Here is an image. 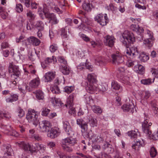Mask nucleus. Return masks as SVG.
I'll return each mask as SVG.
<instances>
[{
    "instance_id": "nucleus-58",
    "label": "nucleus",
    "mask_w": 158,
    "mask_h": 158,
    "mask_svg": "<svg viewBox=\"0 0 158 158\" xmlns=\"http://www.w3.org/2000/svg\"><path fill=\"white\" fill-rule=\"evenodd\" d=\"M151 72L152 74H153L155 77H158V69H156L152 68Z\"/></svg>"
},
{
    "instance_id": "nucleus-63",
    "label": "nucleus",
    "mask_w": 158,
    "mask_h": 158,
    "mask_svg": "<svg viewBox=\"0 0 158 158\" xmlns=\"http://www.w3.org/2000/svg\"><path fill=\"white\" fill-rule=\"evenodd\" d=\"M81 38L84 41L87 42L89 41V38L86 35L82 34L81 36Z\"/></svg>"
},
{
    "instance_id": "nucleus-42",
    "label": "nucleus",
    "mask_w": 158,
    "mask_h": 158,
    "mask_svg": "<svg viewBox=\"0 0 158 158\" xmlns=\"http://www.w3.org/2000/svg\"><path fill=\"white\" fill-rule=\"evenodd\" d=\"M19 117L21 118L23 117L25 114L24 111L21 107H19L16 112Z\"/></svg>"
},
{
    "instance_id": "nucleus-3",
    "label": "nucleus",
    "mask_w": 158,
    "mask_h": 158,
    "mask_svg": "<svg viewBox=\"0 0 158 158\" xmlns=\"http://www.w3.org/2000/svg\"><path fill=\"white\" fill-rule=\"evenodd\" d=\"M19 146L22 148L24 150L27 152H30V153H33L36 151V150H40L43 147L42 145L35 144V145H31L29 143H26L24 142H21L18 143Z\"/></svg>"
},
{
    "instance_id": "nucleus-57",
    "label": "nucleus",
    "mask_w": 158,
    "mask_h": 158,
    "mask_svg": "<svg viewBox=\"0 0 158 158\" xmlns=\"http://www.w3.org/2000/svg\"><path fill=\"white\" fill-rule=\"evenodd\" d=\"M61 35L62 37L64 39H68V35L66 32H65L64 29L62 28L61 29Z\"/></svg>"
},
{
    "instance_id": "nucleus-22",
    "label": "nucleus",
    "mask_w": 158,
    "mask_h": 158,
    "mask_svg": "<svg viewBox=\"0 0 158 158\" xmlns=\"http://www.w3.org/2000/svg\"><path fill=\"white\" fill-rule=\"evenodd\" d=\"M40 83V79L39 77H37L31 80L29 83V85L32 88H36L39 85Z\"/></svg>"
},
{
    "instance_id": "nucleus-54",
    "label": "nucleus",
    "mask_w": 158,
    "mask_h": 158,
    "mask_svg": "<svg viewBox=\"0 0 158 158\" xmlns=\"http://www.w3.org/2000/svg\"><path fill=\"white\" fill-rule=\"evenodd\" d=\"M74 88L72 86H65L64 88V91L67 93H70L73 90Z\"/></svg>"
},
{
    "instance_id": "nucleus-60",
    "label": "nucleus",
    "mask_w": 158,
    "mask_h": 158,
    "mask_svg": "<svg viewBox=\"0 0 158 158\" xmlns=\"http://www.w3.org/2000/svg\"><path fill=\"white\" fill-rule=\"evenodd\" d=\"M62 147L63 149L66 151L69 152H71L72 151V148L68 146L67 145H62Z\"/></svg>"
},
{
    "instance_id": "nucleus-31",
    "label": "nucleus",
    "mask_w": 158,
    "mask_h": 158,
    "mask_svg": "<svg viewBox=\"0 0 158 158\" xmlns=\"http://www.w3.org/2000/svg\"><path fill=\"white\" fill-rule=\"evenodd\" d=\"M50 101L54 105L60 106H62V104L59 99L56 98L55 97H52L50 98Z\"/></svg>"
},
{
    "instance_id": "nucleus-12",
    "label": "nucleus",
    "mask_w": 158,
    "mask_h": 158,
    "mask_svg": "<svg viewBox=\"0 0 158 158\" xmlns=\"http://www.w3.org/2000/svg\"><path fill=\"white\" fill-rule=\"evenodd\" d=\"M152 124L151 123H148L147 120H144L142 124V131L148 136H150L151 134V132L150 131V127Z\"/></svg>"
},
{
    "instance_id": "nucleus-36",
    "label": "nucleus",
    "mask_w": 158,
    "mask_h": 158,
    "mask_svg": "<svg viewBox=\"0 0 158 158\" xmlns=\"http://www.w3.org/2000/svg\"><path fill=\"white\" fill-rule=\"evenodd\" d=\"M127 134L131 139H134L136 138L139 134L137 131H132L128 132Z\"/></svg>"
},
{
    "instance_id": "nucleus-39",
    "label": "nucleus",
    "mask_w": 158,
    "mask_h": 158,
    "mask_svg": "<svg viewBox=\"0 0 158 158\" xmlns=\"http://www.w3.org/2000/svg\"><path fill=\"white\" fill-rule=\"evenodd\" d=\"M95 62L97 65L102 66L104 64V61L101 57H98L95 59Z\"/></svg>"
},
{
    "instance_id": "nucleus-50",
    "label": "nucleus",
    "mask_w": 158,
    "mask_h": 158,
    "mask_svg": "<svg viewBox=\"0 0 158 158\" xmlns=\"http://www.w3.org/2000/svg\"><path fill=\"white\" fill-rule=\"evenodd\" d=\"M82 14L83 15V17H81V16H80V19L82 21V22L83 23H86L88 21V19L87 18H86V16L85 15V12H83L82 11L80 10V14Z\"/></svg>"
},
{
    "instance_id": "nucleus-10",
    "label": "nucleus",
    "mask_w": 158,
    "mask_h": 158,
    "mask_svg": "<svg viewBox=\"0 0 158 158\" xmlns=\"http://www.w3.org/2000/svg\"><path fill=\"white\" fill-rule=\"evenodd\" d=\"M80 125L81 129V132L82 135L85 138H89V135L87 131L88 129L87 124L84 119H80Z\"/></svg>"
},
{
    "instance_id": "nucleus-46",
    "label": "nucleus",
    "mask_w": 158,
    "mask_h": 158,
    "mask_svg": "<svg viewBox=\"0 0 158 158\" xmlns=\"http://www.w3.org/2000/svg\"><path fill=\"white\" fill-rule=\"evenodd\" d=\"M42 12L44 14L45 16H48L50 13L48 12V9L47 6L45 4L43 5V8L42 9Z\"/></svg>"
},
{
    "instance_id": "nucleus-1",
    "label": "nucleus",
    "mask_w": 158,
    "mask_h": 158,
    "mask_svg": "<svg viewBox=\"0 0 158 158\" xmlns=\"http://www.w3.org/2000/svg\"><path fill=\"white\" fill-rule=\"evenodd\" d=\"M120 40L123 44L126 47L127 50L125 51L128 56L134 57L138 55V51L137 47L133 46L131 48L129 47L135 41V38L133 33L128 31H125L120 37Z\"/></svg>"
},
{
    "instance_id": "nucleus-8",
    "label": "nucleus",
    "mask_w": 158,
    "mask_h": 158,
    "mask_svg": "<svg viewBox=\"0 0 158 158\" xmlns=\"http://www.w3.org/2000/svg\"><path fill=\"white\" fill-rule=\"evenodd\" d=\"M2 127L4 130V133L8 135L16 137L19 135L18 133L12 129L11 126L3 125H2Z\"/></svg>"
},
{
    "instance_id": "nucleus-4",
    "label": "nucleus",
    "mask_w": 158,
    "mask_h": 158,
    "mask_svg": "<svg viewBox=\"0 0 158 158\" xmlns=\"http://www.w3.org/2000/svg\"><path fill=\"white\" fill-rule=\"evenodd\" d=\"M38 117V115L34 110H29L26 114V118L28 121L35 126H36L39 123Z\"/></svg>"
},
{
    "instance_id": "nucleus-17",
    "label": "nucleus",
    "mask_w": 158,
    "mask_h": 158,
    "mask_svg": "<svg viewBox=\"0 0 158 158\" xmlns=\"http://www.w3.org/2000/svg\"><path fill=\"white\" fill-rule=\"evenodd\" d=\"M87 85L86 87L87 91L89 93L93 94L97 89V84L87 83Z\"/></svg>"
},
{
    "instance_id": "nucleus-2",
    "label": "nucleus",
    "mask_w": 158,
    "mask_h": 158,
    "mask_svg": "<svg viewBox=\"0 0 158 158\" xmlns=\"http://www.w3.org/2000/svg\"><path fill=\"white\" fill-rule=\"evenodd\" d=\"M9 72L10 76V82L15 85L17 78L19 77L20 72L18 66L13 65L12 63H10L9 66Z\"/></svg>"
},
{
    "instance_id": "nucleus-34",
    "label": "nucleus",
    "mask_w": 158,
    "mask_h": 158,
    "mask_svg": "<svg viewBox=\"0 0 158 158\" xmlns=\"http://www.w3.org/2000/svg\"><path fill=\"white\" fill-rule=\"evenodd\" d=\"M26 15L27 17L29 18V19L32 21L35 20L36 17V15H35L34 13L30 10H27Z\"/></svg>"
},
{
    "instance_id": "nucleus-7",
    "label": "nucleus",
    "mask_w": 158,
    "mask_h": 158,
    "mask_svg": "<svg viewBox=\"0 0 158 158\" xmlns=\"http://www.w3.org/2000/svg\"><path fill=\"white\" fill-rule=\"evenodd\" d=\"M145 37L147 39L144 40L143 43L148 48H150L152 46L154 40L152 33L150 31L147 30L145 34Z\"/></svg>"
},
{
    "instance_id": "nucleus-43",
    "label": "nucleus",
    "mask_w": 158,
    "mask_h": 158,
    "mask_svg": "<svg viewBox=\"0 0 158 158\" xmlns=\"http://www.w3.org/2000/svg\"><path fill=\"white\" fill-rule=\"evenodd\" d=\"M143 99L141 100V102L142 103L144 102V101L145 100L147 99L151 95V94L149 91H144L143 93Z\"/></svg>"
},
{
    "instance_id": "nucleus-32",
    "label": "nucleus",
    "mask_w": 158,
    "mask_h": 158,
    "mask_svg": "<svg viewBox=\"0 0 158 158\" xmlns=\"http://www.w3.org/2000/svg\"><path fill=\"white\" fill-rule=\"evenodd\" d=\"M33 93L36 95V97L37 99L39 100H43L44 96L42 92L40 90H37L35 92H33Z\"/></svg>"
},
{
    "instance_id": "nucleus-52",
    "label": "nucleus",
    "mask_w": 158,
    "mask_h": 158,
    "mask_svg": "<svg viewBox=\"0 0 158 158\" xmlns=\"http://www.w3.org/2000/svg\"><path fill=\"white\" fill-rule=\"evenodd\" d=\"M137 66L138 68V73L140 74L143 75L144 73V67L142 65L140 64H139Z\"/></svg>"
},
{
    "instance_id": "nucleus-21",
    "label": "nucleus",
    "mask_w": 158,
    "mask_h": 158,
    "mask_svg": "<svg viewBox=\"0 0 158 158\" xmlns=\"http://www.w3.org/2000/svg\"><path fill=\"white\" fill-rule=\"evenodd\" d=\"M55 72H48L46 73L44 76L45 82H50L54 78Z\"/></svg>"
},
{
    "instance_id": "nucleus-9",
    "label": "nucleus",
    "mask_w": 158,
    "mask_h": 158,
    "mask_svg": "<svg viewBox=\"0 0 158 158\" xmlns=\"http://www.w3.org/2000/svg\"><path fill=\"white\" fill-rule=\"evenodd\" d=\"M94 19L95 20L102 26L106 25L109 21L107 15L106 14L104 15L102 14H99L95 17Z\"/></svg>"
},
{
    "instance_id": "nucleus-20",
    "label": "nucleus",
    "mask_w": 158,
    "mask_h": 158,
    "mask_svg": "<svg viewBox=\"0 0 158 158\" xmlns=\"http://www.w3.org/2000/svg\"><path fill=\"white\" fill-rule=\"evenodd\" d=\"M3 146L4 148H5L4 150L5 152L4 153V157L6 158L7 156H11L13 152V151L11 148V146L9 145L7 146L4 145H3Z\"/></svg>"
},
{
    "instance_id": "nucleus-51",
    "label": "nucleus",
    "mask_w": 158,
    "mask_h": 158,
    "mask_svg": "<svg viewBox=\"0 0 158 158\" xmlns=\"http://www.w3.org/2000/svg\"><path fill=\"white\" fill-rule=\"evenodd\" d=\"M99 88L100 91L102 92H104L108 89V85L104 83L100 85Z\"/></svg>"
},
{
    "instance_id": "nucleus-24",
    "label": "nucleus",
    "mask_w": 158,
    "mask_h": 158,
    "mask_svg": "<svg viewBox=\"0 0 158 158\" xmlns=\"http://www.w3.org/2000/svg\"><path fill=\"white\" fill-rule=\"evenodd\" d=\"M121 108L124 111L127 112L130 111L132 112L133 110L134 106L132 104H124Z\"/></svg>"
},
{
    "instance_id": "nucleus-28",
    "label": "nucleus",
    "mask_w": 158,
    "mask_h": 158,
    "mask_svg": "<svg viewBox=\"0 0 158 158\" xmlns=\"http://www.w3.org/2000/svg\"><path fill=\"white\" fill-rule=\"evenodd\" d=\"M18 96L16 94H12L10 96L6 98V101L7 102H12L18 100Z\"/></svg>"
},
{
    "instance_id": "nucleus-56",
    "label": "nucleus",
    "mask_w": 158,
    "mask_h": 158,
    "mask_svg": "<svg viewBox=\"0 0 158 158\" xmlns=\"http://www.w3.org/2000/svg\"><path fill=\"white\" fill-rule=\"evenodd\" d=\"M122 82L126 84H129L130 83V79L129 77L126 76L122 78Z\"/></svg>"
},
{
    "instance_id": "nucleus-35",
    "label": "nucleus",
    "mask_w": 158,
    "mask_h": 158,
    "mask_svg": "<svg viewBox=\"0 0 158 158\" xmlns=\"http://www.w3.org/2000/svg\"><path fill=\"white\" fill-rule=\"evenodd\" d=\"M110 145L108 143L105 142L103 146V148L105 149L109 153H110L113 151V149L110 147Z\"/></svg>"
},
{
    "instance_id": "nucleus-37",
    "label": "nucleus",
    "mask_w": 158,
    "mask_h": 158,
    "mask_svg": "<svg viewBox=\"0 0 158 158\" xmlns=\"http://www.w3.org/2000/svg\"><path fill=\"white\" fill-rule=\"evenodd\" d=\"M35 27L38 30H43L44 29V23L41 21H38L35 24Z\"/></svg>"
},
{
    "instance_id": "nucleus-55",
    "label": "nucleus",
    "mask_w": 158,
    "mask_h": 158,
    "mask_svg": "<svg viewBox=\"0 0 158 158\" xmlns=\"http://www.w3.org/2000/svg\"><path fill=\"white\" fill-rule=\"evenodd\" d=\"M58 60L59 62L62 64L64 65L67 64V61L65 60L63 56H59L58 57Z\"/></svg>"
},
{
    "instance_id": "nucleus-40",
    "label": "nucleus",
    "mask_w": 158,
    "mask_h": 158,
    "mask_svg": "<svg viewBox=\"0 0 158 158\" xmlns=\"http://www.w3.org/2000/svg\"><path fill=\"white\" fill-rule=\"evenodd\" d=\"M89 122L91 126L94 127H97L98 125V123L97 119L95 118L91 117L89 119Z\"/></svg>"
},
{
    "instance_id": "nucleus-18",
    "label": "nucleus",
    "mask_w": 158,
    "mask_h": 158,
    "mask_svg": "<svg viewBox=\"0 0 158 158\" xmlns=\"http://www.w3.org/2000/svg\"><path fill=\"white\" fill-rule=\"evenodd\" d=\"M27 40L29 43L34 46H38L40 43V41L35 37L30 36L28 38Z\"/></svg>"
},
{
    "instance_id": "nucleus-41",
    "label": "nucleus",
    "mask_w": 158,
    "mask_h": 158,
    "mask_svg": "<svg viewBox=\"0 0 158 158\" xmlns=\"http://www.w3.org/2000/svg\"><path fill=\"white\" fill-rule=\"evenodd\" d=\"M92 108L95 113L100 114L102 113V110L99 106L94 105L92 106Z\"/></svg>"
},
{
    "instance_id": "nucleus-49",
    "label": "nucleus",
    "mask_w": 158,
    "mask_h": 158,
    "mask_svg": "<svg viewBox=\"0 0 158 158\" xmlns=\"http://www.w3.org/2000/svg\"><path fill=\"white\" fill-rule=\"evenodd\" d=\"M51 90L52 93L54 94H58L60 92L59 89L56 85V86H54L51 88Z\"/></svg>"
},
{
    "instance_id": "nucleus-45",
    "label": "nucleus",
    "mask_w": 158,
    "mask_h": 158,
    "mask_svg": "<svg viewBox=\"0 0 158 158\" xmlns=\"http://www.w3.org/2000/svg\"><path fill=\"white\" fill-rule=\"evenodd\" d=\"M152 79L150 78L143 79L141 81V82L144 85H149L152 83Z\"/></svg>"
},
{
    "instance_id": "nucleus-61",
    "label": "nucleus",
    "mask_w": 158,
    "mask_h": 158,
    "mask_svg": "<svg viewBox=\"0 0 158 158\" xmlns=\"http://www.w3.org/2000/svg\"><path fill=\"white\" fill-rule=\"evenodd\" d=\"M22 2H23L24 3L25 6L27 7H29L30 6V0H21Z\"/></svg>"
},
{
    "instance_id": "nucleus-33",
    "label": "nucleus",
    "mask_w": 158,
    "mask_h": 158,
    "mask_svg": "<svg viewBox=\"0 0 158 158\" xmlns=\"http://www.w3.org/2000/svg\"><path fill=\"white\" fill-rule=\"evenodd\" d=\"M139 58L142 62H145L149 59L148 55L144 52H142L140 54Z\"/></svg>"
},
{
    "instance_id": "nucleus-16",
    "label": "nucleus",
    "mask_w": 158,
    "mask_h": 158,
    "mask_svg": "<svg viewBox=\"0 0 158 158\" xmlns=\"http://www.w3.org/2000/svg\"><path fill=\"white\" fill-rule=\"evenodd\" d=\"M104 38V42L106 45L110 47H113L115 42V38L113 36L107 35Z\"/></svg>"
},
{
    "instance_id": "nucleus-14",
    "label": "nucleus",
    "mask_w": 158,
    "mask_h": 158,
    "mask_svg": "<svg viewBox=\"0 0 158 158\" xmlns=\"http://www.w3.org/2000/svg\"><path fill=\"white\" fill-rule=\"evenodd\" d=\"M77 140L75 138L72 137H68L63 139L61 141L62 145H73L77 143Z\"/></svg>"
},
{
    "instance_id": "nucleus-13",
    "label": "nucleus",
    "mask_w": 158,
    "mask_h": 158,
    "mask_svg": "<svg viewBox=\"0 0 158 158\" xmlns=\"http://www.w3.org/2000/svg\"><path fill=\"white\" fill-rule=\"evenodd\" d=\"M50 131L48 132L47 135L52 139L55 138L58 136L60 134V131L59 128L54 127L50 129Z\"/></svg>"
},
{
    "instance_id": "nucleus-29",
    "label": "nucleus",
    "mask_w": 158,
    "mask_h": 158,
    "mask_svg": "<svg viewBox=\"0 0 158 158\" xmlns=\"http://www.w3.org/2000/svg\"><path fill=\"white\" fill-rule=\"evenodd\" d=\"M111 89L115 90H119L121 91L122 88L117 82L113 81L111 83Z\"/></svg>"
},
{
    "instance_id": "nucleus-59",
    "label": "nucleus",
    "mask_w": 158,
    "mask_h": 158,
    "mask_svg": "<svg viewBox=\"0 0 158 158\" xmlns=\"http://www.w3.org/2000/svg\"><path fill=\"white\" fill-rule=\"evenodd\" d=\"M57 154L60 158H71L70 156H67L64 155L63 153L60 151H57Z\"/></svg>"
},
{
    "instance_id": "nucleus-48",
    "label": "nucleus",
    "mask_w": 158,
    "mask_h": 158,
    "mask_svg": "<svg viewBox=\"0 0 158 158\" xmlns=\"http://www.w3.org/2000/svg\"><path fill=\"white\" fill-rule=\"evenodd\" d=\"M150 155L152 157H154L156 156L157 152L155 148L152 147L151 148L150 151Z\"/></svg>"
},
{
    "instance_id": "nucleus-44",
    "label": "nucleus",
    "mask_w": 158,
    "mask_h": 158,
    "mask_svg": "<svg viewBox=\"0 0 158 158\" xmlns=\"http://www.w3.org/2000/svg\"><path fill=\"white\" fill-rule=\"evenodd\" d=\"M56 61V59L53 56L52 58L47 57L44 60V63L47 65L49 64L50 63H52L53 61Z\"/></svg>"
},
{
    "instance_id": "nucleus-15",
    "label": "nucleus",
    "mask_w": 158,
    "mask_h": 158,
    "mask_svg": "<svg viewBox=\"0 0 158 158\" xmlns=\"http://www.w3.org/2000/svg\"><path fill=\"white\" fill-rule=\"evenodd\" d=\"M64 128L67 135L70 137H72L74 135V132L71 128L69 123L67 121L64 123Z\"/></svg>"
},
{
    "instance_id": "nucleus-47",
    "label": "nucleus",
    "mask_w": 158,
    "mask_h": 158,
    "mask_svg": "<svg viewBox=\"0 0 158 158\" xmlns=\"http://www.w3.org/2000/svg\"><path fill=\"white\" fill-rule=\"evenodd\" d=\"M50 110L46 108H43L42 109V115L48 116Z\"/></svg>"
},
{
    "instance_id": "nucleus-62",
    "label": "nucleus",
    "mask_w": 158,
    "mask_h": 158,
    "mask_svg": "<svg viewBox=\"0 0 158 158\" xmlns=\"http://www.w3.org/2000/svg\"><path fill=\"white\" fill-rule=\"evenodd\" d=\"M1 46L2 49H4L8 47L9 44L6 41H3L2 43Z\"/></svg>"
},
{
    "instance_id": "nucleus-11",
    "label": "nucleus",
    "mask_w": 158,
    "mask_h": 158,
    "mask_svg": "<svg viewBox=\"0 0 158 158\" xmlns=\"http://www.w3.org/2000/svg\"><path fill=\"white\" fill-rule=\"evenodd\" d=\"M112 62L115 64H119L124 61V58L119 53H116L111 55Z\"/></svg>"
},
{
    "instance_id": "nucleus-23",
    "label": "nucleus",
    "mask_w": 158,
    "mask_h": 158,
    "mask_svg": "<svg viewBox=\"0 0 158 158\" xmlns=\"http://www.w3.org/2000/svg\"><path fill=\"white\" fill-rule=\"evenodd\" d=\"M46 18L50 20V22L52 24H56L58 23V21L57 20L56 16L53 13H50L46 17Z\"/></svg>"
},
{
    "instance_id": "nucleus-19",
    "label": "nucleus",
    "mask_w": 158,
    "mask_h": 158,
    "mask_svg": "<svg viewBox=\"0 0 158 158\" xmlns=\"http://www.w3.org/2000/svg\"><path fill=\"white\" fill-rule=\"evenodd\" d=\"M60 69L61 72L65 75H69L70 71V69L67 64L64 65L61 64L60 66Z\"/></svg>"
},
{
    "instance_id": "nucleus-53",
    "label": "nucleus",
    "mask_w": 158,
    "mask_h": 158,
    "mask_svg": "<svg viewBox=\"0 0 158 158\" xmlns=\"http://www.w3.org/2000/svg\"><path fill=\"white\" fill-rule=\"evenodd\" d=\"M23 10L22 5L20 3L17 4L16 6V10L18 13L22 12Z\"/></svg>"
},
{
    "instance_id": "nucleus-25",
    "label": "nucleus",
    "mask_w": 158,
    "mask_h": 158,
    "mask_svg": "<svg viewBox=\"0 0 158 158\" xmlns=\"http://www.w3.org/2000/svg\"><path fill=\"white\" fill-rule=\"evenodd\" d=\"M86 60H87L85 59V62L81 63L80 64V66H82V67L80 68V70L81 69H83L84 68V67H86L87 69H89V70L90 71H93L94 69V68H93V66L89 64V63H86Z\"/></svg>"
},
{
    "instance_id": "nucleus-27",
    "label": "nucleus",
    "mask_w": 158,
    "mask_h": 158,
    "mask_svg": "<svg viewBox=\"0 0 158 158\" xmlns=\"http://www.w3.org/2000/svg\"><path fill=\"white\" fill-rule=\"evenodd\" d=\"M130 27L133 31H135L139 34L142 33L143 31V29L142 27H140L138 25L136 24L132 25Z\"/></svg>"
},
{
    "instance_id": "nucleus-38",
    "label": "nucleus",
    "mask_w": 158,
    "mask_h": 158,
    "mask_svg": "<svg viewBox=\"0 0 158 158\" xmlns=\"http://www.w3.org/2000/svg\"><path fill=\"white\" fill-rule=\"evenodd\" d=\"M142 147V143H141L140 140H136V142L132 146L133 148L137 151L139 150V148Z\"/></svg>"
},
{
    "instance_id": "nucleus-6",
    "label": "nucleus",
    "mask_w": 158,
    "mask_h": 158,
    "mask_svg": "<svg viewBox=\"0 0 158 158\" xmlns=\"http://www.w3.org/2000/svg\"><path fill=\"white\" fill-rule=\"evenodd\" d=\"M40 131L43 132H49L52 126L51 123L48 121L44 120L39 123Z\"/></svg>"
},
{
    "instance_id": "nucleus-64",
    "label": "nucleus",
    "mask_w": 158,
    "mask_h": 158,
    "mask_svg": "<svg viewBox=\"0 0 158 158\" xmlns=\"http://www.w3.org/2000/svg\"><path fill=\"white\" fill-rule=\"evenodd\" d=\"M152 139L154 140H158V130L152 134Z\"/></svg>"
},
{
    "instance_id": "nucleus-26",
    "label": "nucleus",
    "mask_w": 158,
    "mask_h": 158,
    "mask_svg": "<svg viewBox=\"0 0 158 158\" xmlns=\"http://www.w3.org/2000/svg\"><path fill=\"white\" fill-rule=\"evenodd\" d=\"M87 78L88 81L87 83L96 84V76L94 74H88Z\"/></svg>"
},
{
    "instance_id": "nucleus-5",
    "label": "nucleus",
    "mask_w": 158,
    "mask_h": 158,
    "mask_svg": "<svg viewBox=\"0 0 158 158\" xmlns=\"http://www.w3.org/2000/svg\"><path fill=\"white\" fill-rule=\"evenodd\" d=\"M74 94H70L68 98L66 104L65 106L67 108H69L70 109L69 111V113L71 114H74L76 113V111L75 108L72 107L73 106V101L74 97Z\"/></svg>"
},
{
    "instance_id": "nucleus-30",
    "label": "nucleus",
    "mask_w": 158,
    "mask_h": 158,
    "mask_svg": "<svg viewBox=\"0 0 158 158\" xmlns=\"http://www.w3.org/2000/svg\"><path fill=\"white\" fill-rule=\"evenodd\" d=\"M83 9L87 11H90L92 5L89 2H84L82 6Z\"/></svg>"
}]
</instances>
